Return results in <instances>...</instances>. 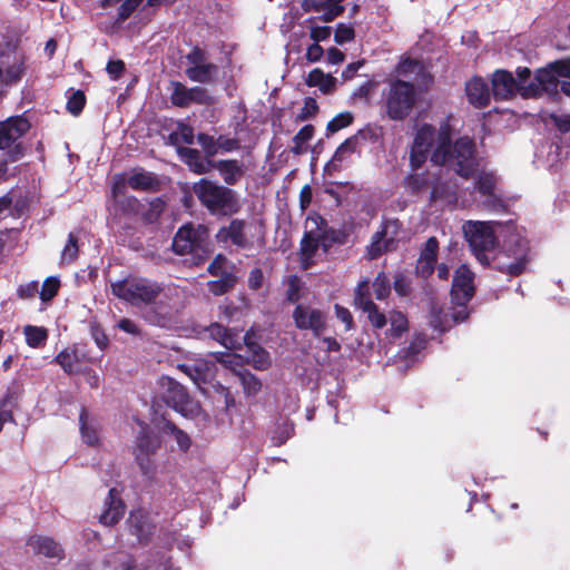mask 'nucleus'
Returning a JSON list of instances; mask_svg holds the SVG:
<instances>
[{"label": "nucleus", "mask_w": 570, "mask_h": 570, "mask_svg": "<svg viewBox=\"0 0 570 570\" xmlns=\"http://www.w3.org/2000/svg\"><path fill=\"white\" fill-rule=\"evenodd\" d=\"M110 286L115 296L130 305L135 307L149 306L144 313V318L153 325L168 326L178 309L176 303L169 302L173 297V291L170 288L166 289L155 281L129 276L111 283Z\"/></svg>", "instance_id": "f257e3e1"}, {"label": "nucleus", "mask_w": 570, "mask_h": 570, "mask_svg": "<svg viewBox=\"0 0 570 570\" xmlns=\"http://www.w3.org/2000/svg\"><path fill=\"white\" fill-rule=\"evenodd\" d=\"M199 204L213 216L232 217L242 209L237 193L217 181L200 178L191 186Z\"/></svg>", "instance_id": "f03ea898"}, {"label": "nucleus", "mask_w": 570, "mask_h": 570, "mask_svg": "<svg viewBox=\"0 0 570 570\" xmlns=\"http://www.w3.org/2000/svg\"><path fill=\"white\" fill-rule=\"evenodd\" d=\"M417 101L415 86L402 79L389 82L382 95V107L390 120L403 121L413 111Z\"/></svg>", "instance_id": "7ed1b4c3"}, {"label": "nucleus", "mask_w": 570, "mask_h": 570, "mask_svg": "<svg viewBox=\"0 0 570 570\" xmlns=\"http://www.w3.org/2000/svg\"><path fill=\"white\" fill-rule=\"evenodd\" d=\"M348 234L343 229L328 226L327 220L318 213H312L305 222V233L301 242V249H328L333 245H343Z\"/></svg>", "instance_id": "20e7f679"}, {"label": "nucleus", "mask_w": 570, "mask_h": 570, "mask_svg": "<svg viewBox=\"0 0 570 570\" xmlns=\"http://www.w3.org/2000/svg\"><path fill=\"white\" fill-rule=\"evenodd\" d=\"M31 128L30 121L23 116H12L0 121V150L2 158L11 164L21 160L27 147L20 140Z\"/></svg>", "instance_id": "39448f33"}, {"label": "nucleus", "mask_w": 570, "mask_h": 570, "mask_svg": "<svg viewBox=\"0 0 570 570\" xmlns=\"http://www.w3.org/2000/svg\"><path fill=\"white\" fill-rule=\"evenodd\" d=\"M438 166H446L459 176L468 179L474 175L479 167L478 151L474 140L469 136H462L453 141L448 149L443 163H433Z\"/></svg>", "instance_id": "423d86ee"}, {"label": "nucleus", "mask_w": 570, "mask_h": 570, "mask_svg": "<svg viewBox=\"0 0 570 570\" xmlns=\"http://www.w3.org/2000/svg\"><path fill=\"white\" fill-rule=\"evenodd\" d=\"M558 77L570 78V57L552 61L538 69L533 80L528 83L525 91L522 92V97L538 98L543 94H558V87L561 85Z\"/></svg>", "instance_id": "0eeeda50"}, {"label": "nucleus", "mask_w": 570, "mask_h": 570, "mask_svg": "<svg viewBox=\"0 0 570 570\" xmlns=\"http://www.w3.org/2000/svg\"><path fill=\"white\" fill-rule=\"evenodd\" d=\"M165 402L183 416L206 423L208 416L203 412L198 402L191 400L185 387L171 377L164 376L159 381Z\"/></svg>", "instance_id": "6e6552de"}, {"label": "nucleus", "mask_w": 570, "mask_h": 570, "mask_svg": "<svg viewBox=\"0 0 570 570\" xmlns=\"http://www.w3.org/2000/svg\"><path fill=\"white\" fill-rule=\"evenodd\" d=\"M255 236L261 237V228L254 222L233 218L228 224L218 228L215 238L220 245L247 248L254 245Z\"/></svg>", "instance_id": "1a4fd4ad"}, {"label": "nucleus", "mask_w": 570, "mask_h": 570, "mask_svg": "<svg viewBox=\"0 0 570 570\" xmlns=\"http://www.w3.org/2000/svg\"><path fill=\"white\" fill-rule=\"evenodd\" d=\"M159 446V441L150 433L148 426L142 425L134 448V455L140 471L153 476L156 471L154 454Z\"/></svg>", "instance_id": "9d476101"}, {"label": "nucleus", "mask_w": 570, "mask_h": 570, "mask_svg": "<svg viewBox=\"0 0 570 570\" xmlns=\"http://www.w3.org/2000/svg\"><path fill=\"white\" fill-rule=\"evenodd\" d=\"M518 252H474L475 258L483 265L493 264L494 268L511 275L521 274L527 266L524 256H517Z\"/></svg>", "instance_id": "9b49d317"}, {"label": "nucleus", "mask_w": 570, "mask_h": 570, "mask_svg": "<svg viewBox=\"0 0 570 570\" xmlns=\"http://www.w3.org/2000/svg\"><path fill=\"white\" fill-rule=\"evenodd\" d=\"M434 140L435 128L433 125L423 124L417 128L410 151V167L412 170H417L425 164Z\"/></svg>", "instance_id": "f8f14e48"}, {"label": "nucleus", "mask_w": 570, "mask_h": 570, "mask_svg": "<svg viewBox=\"0 0 570 570\" xmlns=\"http://www.w3.org/2000/svg\"><path fill=\"white\" fill-rule=\"evenodd\" d=\"M209 229L203 224L186 223L178 228L170 249H205Z\"/></svg>", "instance_id": "ddd939ff"}, {"label": "nucleus", "mask_w": 570, "mask_h": 570, "mask_svg": "<svg viewBox=\"0 0 570 570\" xmlns=\"http://www.w3.org/2000/svg\"><path fill=\"white\" fill-rule=\"evenodd\" d=\"M294 324L298 330L311 331L320 336L327 327L326 314L311 305L298 304L293 311Z\"/></svg>", "instance_id": "4468645a"}, {"label": "nucleus", "mask_w": 570, "mask_h": 570, "mask_svg": "<svg viewBox=\"0 0 570 570\" xmlns=\"http://www.w3.org/2000/svg\"><path fill=\"white\" fill-rule=\"evenodd\" d=\"M463 233L471 249H493L497 243L493 228L485 222H466Z\"/></svg>", "instance_id": "2eb2a0df"}, {"label": "nucleus", "mask_w": 570, "mask_h": 570, "mask_svg": "<svg viewBox=\"0 0 570 570\" xmlns=\"http://www.w3.org/2000/svg\"><path fill=\"white\" fill-rule=\"evenodd\" d=\"M473 278L474 274L466 265H462L455 271L451 291L455 304L464 306L472 298L474 294Z\"/></svg>", "instance_id": "dca6fc26"}, {"label": "nucleus", "mask_w": 570, "mask_h": 570, "mask_svg": "<svg viewBox=\"0 0 570 570\" xmlns=\"http://www.w3.org/2000/svg\"><path fill=\"white\" fill-rule=\"evenodd\" d=\"M368 283H360L355 289L354 304L357 308L367 314V318L373 327L383 328L387 318L384 313L380 312L379 307L370 299Z\"/></svg>", "instance_id": "f3484780"}, {"label": "nucleus", "mask_w": 570, "mask_h": 570, "mask_svg": "<svg viewBox=\"0 0 570 570\" xmlns=\"http://www.w3.org/2000/svg\"><path fill=\"white\" fill-rule=\"evenodd\" d=\"M491 90L495 100H508L520 94L519 82L512 72L505 69H498L491 78Z\"/></svg>", "instance_id": "a211bd4d"}, {"label": "nucleus", "mask_w": 570, "mask_h": 570, "mask_svg": "<svg viewBox=\"0 0 570 570\" xmlns=\"http://www.w3.org/2000/svg\"><path fill=\"white\" fill-rule=\"evenodd\" d=\"M226 258L219 254L214 262L208 266V272L212 275L220 276L217 281L208 282L207 286L210 293L214 295H223L227 293L235 285V277L232 273H228L225 267Z\"/></svg>", "instance_id": "6ab92c4d"}, {"label": "nucleus", "mask_w": 570, "mask_h": 570, "mask_svg": "<svg viewBox=\"0 0 570 570\" xmlns=\"http://www.w3.org/2000/svg\"><path fill=\"white\" fill-rule=\"evenodd\" d=\"M210 169H216L226 184L225 186H235L246 174V167L238 159H220L210 161Z\"/></svg>", "instance_id": "aec40b11"}, {"label": "nucleus", "mask_w": 570, "mask_h": 570, "mask_svg": "<svg viewBox=\"0 0 570 570\" xmlns=\"http://www.w3.org/2000/svg\"><path fill=\"white\" fill-rule=\"evenodd\" d=\"M127 524L129 532L135 535L140 543L147 542L155 530V524L144 510L132 511L128 518Z\"/></svg>", "instance_id": "412c9836"}, {"label": "nucleus", "mask_w": 570, "mask_h": 570, "mask_svg": "<svg viewBox=\"0 0 570 570\" xmlns=\"http://www.w3.org/2000/svg\"><path fill=\"white\" fill-rule=\"evenodd\" d=\"M465 94L468 101L475 108L483 109L490 105V88L481 77H473L465 83Z\"/></svg>", "instance_id": "4be33fe9"}, {"label": "nucleus", "mask_w": 570, "mask_h": 570, "mask_svg": "<svg viewBox=\"0 0 570 570\" xmlns=\"http://www.w3.org/2000/svg\"><path fill=\"white\" fill-rule=\"evenodd\" d=\"M399 228L400 224L397 219L385 220L382 228L373 235L372 243L366 249H391Z\"/></svg>", "instance_id": "5701e85b"}, {"label": "nucleus", "mask_w": 570, "mask_h": 570, "mask_svg": "<svg viewBox=\"0 0 570 570\" xmlns=\"http://www.w3.org/2000/svg\"><path fill=\"white\" fill-rule=\"evenodd\" d=\"M344 0H305V10L323 12L320 19L324 22H332L344 12L341 4Z\"/></svg>", "instance_id": "b1692460"}, {"label": "nucleus", "mask_w": 570, "mask_h": 570, "mask_svg": "<svg viewBox=\"0 0 570 570\" xmlns=\"http://www.w3.org/2000/svg\"><path fill=\"white\" fill-rule=\"evenodd\" d=\"M27 546L36 554H41L47 558L62 559L63 550L61 546L53 539L41 535L30 537Z\"/></svg>", "instance_id": "393cba45"}, {"label": "nucleus", "mask_w": 570, "mask_h": 570, "mask_svg": "<svg viewBox=\"0 0 570 570\" xmlns=\"http://www.w3.org/2000/svg\"><path fill=\"white\" fill-rule=\"evenodd\" d=\"M218 70L217 65L206 61L198 66H189L185 73L194 82L210 85L216 82Z\"/></svg>", "instance_id": "a878e982"}, {"label": "nucleus", "mask_w": 570, "mask_h": 570, "mask_svg": "<svg viewBox=\"0 0 570 570\" xmlns=\"http://www.w3.org/2000/svg\"><path fill=\"white\" fill-rule=\"evenodd\" d=\"M177 153L180 159L188 166V168L197 175H204L210 171V165L206 163V158L202 157L198 149L189 147H178Z\"/></svg>", "instance_id": "bb28decb"}, {"label": "nucleus", "mask_w": 570, "mask_h": 570, "mask_svg": "<svg viewBox=\"0 0 570 570\" xmlns=\"http://www.w3.org/2000/svg\"><path fill=\"white\" fill-rule=\"evenodd\" d=\"M144 0H101L102 7H108L114 3L121 2L117 10V21L124 22L127 20L136 9L142 3ZM163 0H146V7H159Z\"/></svg>", "instance_id": "cd10ccee"}, {"label": "nucleus", "mask_w": 570, "mask_h": 570, "mask_svg": "<svg viewBox=\"0 0 570 570\" xmlns=\"http://www.w3.org/2000/svg\"><path fill=\"white\" fill-rule=\"evenodd\" d=\"M107 508L100 515V522L105 525H112L117 523L124 515L125 507L121 499L118 497L116 489L109 490Z\"/></svg>", "instance_id": "c85d7f7f"}, {"label": "nucleus", "mask_w": 570, "mask_h": 570, "mask_svg": "<svg viewBox=\"0 0 570 570\" xmlns=\"http://www.w3.org/2000/svg\"><path fill=\"white\" fill-rule=\"evenodd\" d=\"M452 129L449 124V121H444L440 125V128L438 130V142L434 150L431 153L430 160L432 163H443L445 155H448V149L451 145H453L452 141Z\"/></svg>", "instance_id": "c756f323"}, {"label": "nucleus", "mask_w": 570, "mask_h": 570, "mask_svg": "<svg viewBox=\"0 0 570 570\" xmlns=\"http://www.w3.org/2000/svg\"><path fill=\"white\" fill-rule=\"evenodd\" d=\"M134 190L156 191L159 189V179L154 173L140 169L134 173L127 180Z\"/></svg>", "instance_id": "7c9ffc66"}, {"label": "nucleus", "mask_w": 570, "mask_h": 570, "mask_svg": "<svg viewBox=\"0 0 570 570\" xmlns=\"http://www.w3.org/2000/svg\"><path fill=\"white\" fill-rule=\"evenodd\" d=\"M82 356L76 345L66 347L55 357L56 363L59 364L61 368L68 374H72L78 371V365L80 364Z\"/></svg>", "instance_id": "2f4dec72"}, {"label": "nucleus", "mask_w": 570, "mask_h": 570, "mask_svg": "<svg viewBox=\"0 0 570 570\" xmlns=\"http://www.w3.org/2000/svg\"><path fill=\"white\" fill-rule=\"evenodd\" d=\"M80 433L83 443L89 446H98L100 443L99 428L95 420L89 419L86 411H82L79 417Z\"/></svg>", "instance_id": "473e14b6"}, {"label": "nucleus", "mask_w": 570, "mask_h": 570, "mask_svg": "<svg viewBox=\"0 0 570 570\" xmlns=\"http://www.w3.org/2000/svg\"><path fill=\"white\" fill-rule=\"evenodd\" d=\"M305 83L308 87H318L324 95H328L333 92L336 79L332 75L325 73L322 69L315 68L309 71Z\"/></svg>", "instance_id": "72a5a7b5"}, {"label": "nucleus", "mask_w": 570, "mask_h": 570, "mask_svg": "<svg viewBox=\"0 0 570 570\" xmlns=\"http://www.w3.org/2000/svg\"><path fill=\"white\" fill-rule=\"evenodd\" d=\"M366 130H358L355 135L346 138L335 150L332 161H343L346 155H351L356 151L358 145V138H365Z\"/></svg>", "instance_id": "f704fd0d"}, {"label": "nucleus", "mask_w": 570, "mask_h": 570, "mask_svg": "<svg viewBox=\"0 0 570 570\" xmlns=\"http://www.w3.org/2000/svg\"><path fill=\"white\" fill-rule=\"evenodd\" d=\"M209 336L218 341L223 346L233 350L237 346V338L220 324L214 323L208 327Z\"/></svg>", "instance_id": "c9c22d12"}, {"label": "nucleus", "mask_w": 570, "mask_h": 570, "mask_svg": "<svg viewBox=\"0 0 570 570\" xmlns=\"http://www.w3.org/2000/svg\"><path fill=\"white\" fill-rule=\"evenodd\" d=\"M181 142L187 145L194 142V129L189 125L178 122L177 130L170 132L168 136V144L178 148Z\"/></svg>", "instance_id": "e433bc0d"}, {"label": "nucleus", "mask_w": 570, "mask_h": 570, "mask_svg": "<svg viewBox=\"0 0 570 570\" xmlns=\"http://www.w3.org/2000/svg\"><path fill=\"white\" fill-rule=\"evenodd\" d=\"M314 134L315 127L312 124L303 126L292 139L293 146L291 147V153L302 155L305 151L304 145L314 137Z\"/></svg>", "instance_id": "4c0bfd02"}, {"label": "nucleus", "mask_w": 570, "mask_h": 570, "mask_svg": "<svg viewBox=\"0 0 570 570\" xmlns=\"http://www.w3.org/2000/svg\"><path fill=\"white\" fill-rule=\"evenodd\" d=\"M117 210L127 217H135L140 214L142 204L135 196H121L115 200Z\"/></svg>", "instance_id": "58836bf2"}, {"label": "nucleus", "mask_w": 570, "mask_h": 570, "mask_svg": "<svg viewBox=\"0 0 570 570\" xmlns=\"http://www.w3.org/2000/svg\"><path fill=\"white\" fill-rule=\"evenodd\" d=\"M389 322L390 330L387 334L393 338L400 337L409 328V322L406 316L399 311L390 312Z\"/></svg>", "instance_id": "ea45409f"}, {"label": "nucleus", "mask_w": 570, "mask_h": 570, "mask_svg": "<svg viewBox=\"0 0 570 570\" xmlns=\"http://www.w3.org/2000/svg\"><path fill=\"white\" fill-rule=\"evenodd\" d=\"M165 207L166 203L161 198L157 197L149 203V206L145 212L140 210L139 215H141V219L145 224H155L164 213Z\"/></svg>", "instance_id": "a19ab883"}, {"label": "nucleus", "mask_w": 570, "mask_h": 570, "mask_svg": "<svg viewBox=\"0 0 570 570\" xmlns=\"http://www.w3.org/2000/svg\"><path fill=\"white\" fill-rule=\"evenodd\" d=\"M354 116L351 111H343L332 118L326 125V135H333L341 129H344L352 125Z\"/></svg>", "instance_id": "79ce46f5"}, {"label": "nucleus", "mask_w": 570, "mask_h": 570, "mask_svg": "<svg viewBox=\"0 0 570 570\" xmlns=\"http://www.w3.org/2000/svg\"><path fill=\"white\" fill-rule=\"evenodd\" d=\"M174 90L170 96V101L174 106L179 108H186L190 105V88H187L179 81L173 82Z\"/></svg>", "instance_id": "37998d69"}, {"label": "nucleus", "mask_w": 570, "mask_h": 570, "mask_svg": "<svg viewBox=\"0 0 570 570\" xmlns=\"http://www.w3.org/2000/svg\"><path fill=\"white\" fill-rule=\"evenodd\" d=\"M436 259V252H422L416 263V273L422 277H428L432 274Z\"/></svg>", "instance_id": "c03bdc74"}, {"label": "nucleus", "mask_w": 570, "mask_h": 570, "mask_svg": "<svg viewBox=\"0 0 570 570\" xmlns=\"http://www.w3.org/2000/svg\"><path fill=\"white\" fill-rule=\"evenodd\" d=\"M197 142L203 148L206 163L210 165V161H215L213 158L217 154V139L208 134L199 132L197 135Z\"/></svg>", "instance_id": "a18cd8bd"}, {"label": "nucleus", "mask_w": 570, "mask_h": 570, "mask_svg": "<svg viewBox=\"0 0 570 570\" xmlns=\"http://www.w3.org/2000/svg\"><path fill=\"white\" fill-rule=\"evenodd\" d=\"M26 342L30 347H39L47 340V331L42 327L28 325L23 330Z\"/></svg>", "instance_id": "49530a36"}, {"label": "nucleus", "mask_w": 570, "mask_h": 570, "mask_svg": "<svg viewBox=\"0 0 570 570\" xmlns=\"http://www.w3.org/2000/svg\"><path fill=\"white\" fill-rule=\"evenodd\" d=\"M497 178L492 173H482L478 176L475 181L476 190L484 196H492L494 194Z\"/></svg>", "instance_id": "de8ad7c7"}, {"label": "nucleus", "mask_w": 570, "mask_h": 570, "mask_svg": "<svg viewBox=\"0 0 570 570\" xmlns=\"http://www.w3.org/2000/svg\"><path fill=\"white\" fill-rule=\"evenodd\" d=\"M248 347L254 367L261 371L268 368L272 363L268 352L255 344H248Z\"/></svg>", "instance_id": "09e8293b"}, {"label": "nucleus", "mask_w": 570, "mask_h": 570, "mask_svg": "<svg viewBox=\"0 0 570 570\" xmlns=\"http://www.w3.org/2000/svg\"><path fill=\"white\" fill-rule=\"evenodd\" d=\"M216 358L225 367L230 368L237 376L238 373H243V357L235 353H217Z\"/></svg>", "instance_id": "8fccbe9b"}, {"label": "nucleus", "mask_w": 570, "mask_h": 570, "mask_svg": "<svg viewBox=\"0 0 570 570\" xmlns=\"http://www.w3.org/2000/svg\"><path fill=\"white\" fill-rule=\"evenodd\" d=\"M86 101L85 92L82 90H75L69 96L66 108L72 116L77 117L82 112Z\"/></svg>", "instance_id": "3c124183"}, {"label": "nucleus", "mask_w": 570, "mask_h": 570, "mask_svg": "<svg viewBox=\"0 0 570 570\" xmlns=\"http://www.w3.org/2000/svg\"><path fill=\"white\" fill-rule=\"evenodd\" d=\"M161 430L164 433H169L175 438L180 450L187 451L189 449V436L184 431L179 430L175 424L166 422Z\"/></svg>", "instance_id": "603ef678"}, {"label": "nucleus", "mask_w": 570, "mask_h": 570, "mask_svg": "<svg viewBox=\"0 0 570 570\" xmlns=\"http://www.w3.org/2000/svg\"><path fill=\"white\" fill-rule=\"evenodd\" d=\"M238 379L243 385V389L247 395H255L262 389L261 381L249 372L238 373Z\"/></svg>", "instance_id": "864d4df0"}, {"label": "nucleus", "mask_w": 570, "mask_h": 570, "mask_svg": "<svg viewBox=\"0 0 570 570\" xmlns=\"http://www.w3.org/2000/svg\"><path fill=\"white\" fill-rule=\"evenodd\" d=\"M30 198L28 195H19L18 197L13 194V203L9 215L14 218H20L29 213Z\"/></svg>", "instance_id": "5fc2aeb1"}, {"label": "nucleus", "mask_w": 570, "mask_h": 570, "mask_svg": "<svg viewBox=\"0 0 570 570\" xmlns=\"http://www.w3.org/2000/svg\"><path fill=\"white\" fill-rule=\"evenodd\" d=\"M428 184V178L423 174H410L404 179V186L412 194H419Z\"/></svg>", "instance_id": "6e6d98bb"}, {"label": "nucleus", "mask_w": 570, "mask_h": 570, "mask_svg": "<svg viewBox=\"0 0 570 570\" xmlns=\"http://www.w3.org/2000/svg\"><path fill=\"white\" fill-rule=\"evenodd\" d=\"M318 105L316 100L312 97H306L304 99V106L299 110V112L296 115V121L302 122L306 121L311 118H314L318 114Z\"/></svg>", "instance_id": "4d7b16f0"}, {"label": "nucleus", "mask_w": 570, "mask_h": 570, "mask_svg": "<svg viewBox=\"0 0 570 570\" xmlns=\"http://www.w3.org/2000/svg\"><path fill=\"white\" fill-rule=\"evenodd\" d=\"M355 39V30L352 26L340 22L334 31V41L344 45Z\"/></svg>", "instance_id": "13d9d810"}, {"label": "nucleus", "mask_w": 570, "mask_h": 570, "mask_svg": "<svg viewBox=\"0 0 570 570\" xmlns=\"http://www.w3.org/2000/svg\"><path fill=\"white\" fill-rule=\"evenodd\" d=\"M131 563V558L128 554L119 552L107 561V567L110 570H132Z\"/></svg>", "instance_id": "bf43d9fd"}, {"label": "nucleus", "mask_w": 570, "mask_h": 570, "mask_svg": "<svg viewBox=\"0 0 570 570\" xmlns=\"http://www.w3.org/2000/svg\"><path fill=\"white\" fill-rule=\"evenodd\" d=\"M60 282L56 277H48L41 287L40 298L43 302L50 301L58 292Z\"/></svg>", "instance_id": "052dcab7"}, {"label": "nucleus", "mask_w": 570, "mask_h": 570, "mask_svg": "<svg viewBox=\"0 0 570 570\" xmlns=\"http://www.w3.org/2000/svg\"><path fill=\"white\" fill-rule=\"evenodd\" d=\"M373 289L377 299H384L390 294V282L383 274L377 275L373 282Z\"/></svg>", "instance_id": "680f3d73"}, {"label": "nucleus", "mask_w": 570, "mask_h": 570, "mask_svg": "<svg viewBox=\"0 0 570 570\" xmlns=\"http://www.w3.org/2000/svg\"><path fill=\"white\" fill-rule=\"evenodd\" d=\"M287 289L286 297L289 302L295 303L301 298L299 291L302 288V283L299 278L295 275H291L287 281Z\"/></svg>", "instance_id": "e2e57ef3"}, {"label": "nucleus", "mask_w": 570, "mask_h": 570, "mask_svg": "<svg viewBox=\"0 0 570 570\" xmlns=\"http://www.w3.org/2000/svg\"><path fill=\"white\" fill-rule=\"evenodd\" d=\"M190 104H199V105H206L209 104L212 98L208 95V91L204 87L195 86L190 88Z\"/></svg>", "instance_id": "0e129e2a"}, {"label": "nucleus", "mask_w": 570, "mask_h": 570, "mask_svg": "<svg viewBox=\"0 0 570 570\" xmlns=\"http://www.w3.org/2000/svg\"><path fill=\"white\" fill-rule=\"evenodd\" d=\"M186 59L190 66H198L207 61V52L199 46H195L187 53Z\"/></svg>", "instance_id": "69168bd1"}, {"label": "nucleus", "mask_w": 570, "mask_h": 570, "mask_svg": "<svg viewBox=\"0 0 570 570\" xmlns=\"http://www.w3.org/2000/svg\"><path fill=\"white\" fill-rule=\"evenodd\" d=\"M240 148V142L237 138H229L224 135H220L217 138V151L222 149L223 151L230 153L234 150H238Z\"/></svg>", "instance_id": "338daca9"}, {"label": "nucleus", "mask_w": 570, "mask_h": 570, "mask_svg": "<svg viewBox=\"0 0 570 570\" xmlns=\"http://www.w3.org/2000/svg\"><path fill=\"white\" fill-rule=\"evenodd\" d=\"M332 28L328 26H314L311 28L309 37L314 42H322L330 39Z\"/></svg>", "instance_id": "774afa93"}]
</instances>
